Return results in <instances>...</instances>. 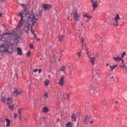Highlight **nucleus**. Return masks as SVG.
Here are the masks:
<instances>
[{"mask_svg": "<svg viewBox=\"0 0 127 127\" xmlns=\"http://www.w3.org/2000/svg\"><path fill=\"white\" fill-rule=\"evenodd\" d=\"M66 68L65 66H63L61 67V68L59 70V71H64V72H65L64 71L66 69Z\"/></svg>", "mask_w": 127, "mask_h": 127, "instance_id": "dca6fc26", "label": "nucleus"}, {"mask_svg": "<svg viewBox=\"0 0 127 127\" xmlns=\"http://www.w3.org/2000/svg\"><path fill=\"white\" fill-rule=\"evenodd\" d=\"M31 52H30L29 51L27 54V55L28 56H29L31 54Z\"/></svg>", "mask_w": 127, "mask_h": 127, "instance_id": "e433bc0d", "label": "nucleus"}, {"mask_svg": "<svg viewBox=\"0 0 127 127\" xmlns=\"http://www.w3.org/2000/svg\"><path fill=\"white\" fill-rule=\"evenodd\" d=\"M4 124L5 123V121H4Z\"/></svg>", "mask_w": 127, "mask_h": 127, "instance_id": "774afa93", "label": "nucleus"}, {"mask_svg": "<svg viewBox=\"0 0 127 127\" xmlns=\"http://www.w3.org/2000/svg\"><path fill=\"white\" fill-rule=\"evenodd\" d=\"M73 14L74 15V19L75 20V21L76 24H77L81 18V15L78 13L76 10L73 12Z\"/></svg>", "mask_w": 127, "mask_h": 127, "instance_id": "7ed1b4c3", "label": "nucleus"}, {"mask_svg": "<svg viewBox=\"0 0 127 127\" xmlns=\"http://www.w3.org/2000/svg\"><path fill=\"white\" fill-rule=\"evenodd\" d=\"M109 67L110 68V69L111 71H112L113 70V69H114V67H113V66H111L110 65L109 66Z\"/></svg>", "mask_w": 127, "mask_h": 127, "instance_id": "473e14b6", "label": "nucleus"}, {"mask_svg": "<svg viewBox=\"0 0 127 127\" xmlns=\"http://www.w3.org/2000/svg\"><path fill=\"white\" fill-rule=\"evenodd\" d=\"M106 66H108V64H106Z\"/></svg>", "mask_w": 127, "mask_h": 127, "instance_id": "e2e57ef3", "label": "nucleus"}, {"mask_svg": "<svg viewBox=\"0 0 127 127\" xmlns=\"http://www.w3.org/2000/svg\"><path fill=\"white\" fill-rule=\"evenodd\" d=\"M50 95V92H48L45 93L44 95V97L45 99L46 98L48 99L49 98V95Z\"/></svg>", "mask_w": 127, "mask_h": 127, "instance_id": "1a4fd4ad", "label": "nucleus"}, {"mask_svg": "<svg viewBox=\"0 0 127 127\" xmlns=\"http://www.w3.org/2000/svg\"><path fill=\"white\" fill-rule=\"evenodd\" d=\"M95 87L94 85V84H92L90 86V88L92 90H93L95 88Z\"/></svg>", "mask_w": 127, "mask_h": 127, "instance_id": "c85d7f7f", "label": "nucleus"}, {"mask_svg": "<svg viewBox=\"0 0 127 127\" xmlns=\"http://www.w3.org/2000/svg\"><path fill=\"white\" fill-rule=\"evenodd\" d=\"M32 32V33H33L34 35V36L35 37H36V34H35V33L33 32Z\"/></svg>", "mask_w": 127, "mask_h": 127, "instance_id": "49530a36", "label": "nucleus"}, {"mask_svg": "<svg viewBox=\"0 0 127 127\" xmlns=\"http://www.w3.org/2000/svg\"><path fill=\"white\" fill-rule=\"evenodd\" d=\"M122 62H121V63L122 64H123L124 63V61H123V60H122Z\"/></svg>", "mask_w": 127, "mask_h": 127, "instance_id": "de8ad7c7", "label": "nucleus"}, {"mask_svg": "<svg viewBox=\"0 0 127 127\" xmlns=\"http://www.w3.org/2000/svg\"><path fill=\"white\" fill-rule=\"evenodd\" d=\"M8 107H9L10 109L11 110H13V107L14 105V104L11 105V103H12V99L9 97H8Z\"/></svg>", "mask_w": 127, "mask_h": 127, "instance_id": "423d86ee", "label": "nucleus"}, {"mask_svg": "<svg viewBox=\"0 0 127 127\" xmlns=\"http://www.w3.org/2000/svg\"><path fill=\"white\" fill-rule=\"evenodd\" d=\"M42 6L45 10L49 9L51 7V6L49 4H43L42 5Z\"/></svg>", "mask_w": 127, "mask_h": 127, "instance_id": "0eeeda50", "label": "nucleus"}, {"mask_svg": "<svg viewBox=\"0 0 127 127\" xmlns=\"http://www.w3.org/2000/svg\"><path fill=\"white\" fill-rule=\"evenodd\" d=\"M8 41L7 39H5L4 43L0 46V52L2 53H5L8 51Z\"/></svg>", "mask_w": 127, "mask_h": 127, "instance_id": "f03ea898", "label": "nucleus"}, {"mask_svg": "<svg viewBox=\"0 0 127 127\" xmlns=\"http://www.w3.org/2000/svg\"><path fill=\"white\" fill-rule=\"evenodd\" d=\"M18 37V35L15 33V32L10 33L8 32V37H11L12 39H17Z\"/></svg>", "mask_w": 127, "mask_h": 127, "instance_id": "20e7f679", "label": "nucleus"}, {"mask_svg": "<svg viewBox=\"0 0 127 127\" xmlns=\"http://www.w3.org/2000/svg\"><path fill=\"white\" fill-rule=\"evenodd\" d=\"M64 37V36L63 35H60L59 36L58 39L60 41H62L63 40V38Z\"/></svg>", "mask_w": 127, "mask_h": 127, "instance_id": "a211bd4d", "label": "nucleus"}, {"mask_svg": "<svg viewBox=\"0 0 127 127\" xmlns=\"http://www.w3.org/2000/svg\"><path fill=\"white\" fill-rule=\"evenodd\" d=\"M4 1H3V0H0V2H3Z\"/></svg>", "mask_w": 127, "mask_h": 127, "instance_id": "603ef678", "label": "nucleus"}, {"mask_svg": "<svg viewBox=\"0 0 127 127\" xmlns=\"http://www.w3.org/2000/svg\"><path fill=\"white\" fill-rule=\"evenodd\" d=\"M83 121L84 122V125L86 124H87L88 122L87 121V117L86 116L84 118V120Z\"/></svg>", "mask_w": 127, "mask_h": 127, "instance_id": "5701e85b", "label": "nucleus"}, {"mask_svg": "<svg viewBox=\"0 0 127 127\" xmlns=\"http://www.w3.org/2000/svg\"><path fill=\"white\" fill-rule=\"evenodd\" d=\"M20 120H21V117H20Z\"/></svg>", "mask_w": 127, "mask_h": 127, "instance_id": "338daca9", "label": "nucleus"}, {"mask_svg": "<svg viewBox=\"0 0 127 127\" xmlns=\"http://www.w3.org/2000/svg\"><path fill=\"white\" fill-rule=\"evenodd\" d=\"M78 31L79 32L77 33L76 35L78 37H80V33H81V32L80 31V30H78Z\"/></svg>", "mask_w": 127, "mask_h": 127, "instance_id": "c756f323", "label": "nucleus"}, {"mask_svg": "<svg viewBox=\"0 0 127 127\" xmlns=\"http://www.w3.org/2000/svg\"><path fill=\"white\" fill-rule=\"evenodd\" d=\"M93 122H94L93 121H92L90 123L92 124V123H93Z\"/></svg>", "mask_w": 127, "mask_h": 127, "instance_id": "864d4df0", "label": "nucleus"}, {"mask_svg": "<svg viewBox=\"0 0 127 127\" xmlns=\"http://www.w3.org/2000/svg\"><path fill=\"white\" fill-rule=\"evenodd\" d=\"M49 83V81L48 80H46L44 82L45 85L46 86H47Z\"/></svg>", "mask_w": 127, "mask_h": 127, "instance_id": "aec40b11", "label": "nucleus"}, {"mask_svg": "<svg viewBox=\"0 0 127 127\" xmlns=\"http://www.w3.org/2000/svg\"><path fill=\"white\" fill-rule=\"evenodd\" d=\"M71 118L72 120L74 122H75L76 121L77 116L75 114H74L72 115Z\"/></svg>", "mask_w": 127, "mask_h": 127, "instance_id": "ddd939ff", "label": "nucleus"}, {"mask_svg": "<svg viewBox=\"0 0 127 127\" xmlns=\"http://www.w3.org/2000/svg\"><path fill=\"white\" fill-rule=\"evenodd\" d=\"M57 57H58L59 58V61L61 56V55L60 54H57Z\"/></svg>", "mask_w": 127, "mask_h": 127, "instance_id": "72a5a7b5", "label": "nucleus"}, {"mask_svg": "<svg viewBox=\"0 0 127 127\" xmlns=\"http://www.w3.org/2000/svg\"><path fill=\"white\" fill-rule=\"evenodd\" d=\"M10 123H8V127L10 126Z\"/></svg>", "mask_w": 127, "mask_h": 127, "instance_id": "0e129e2a", "label": "nucleus"}, {"mask_svg": "<svg viewBox=\"0 0 127 127\" xmlns=\"http://www.w3.org/2000/svg\"><path fill=\"white\" fill-rule=\"evenodd\" d=\"M77 54L78 55V56H79V57H80L81 55V53L80 52H78L77 53Z\"/></svg>", "mask_w": 127, "mask_h": 127, "instance_id": "58836bf2", "label": "nucleus"}, {"mask_svg": "<svg viewBox=\"0 0 127 127\" xmlns=\"http://www.w3.org/2000/svg\"><path fill=\"white\" fill-rule=\"evenodd\" d=\"M92 7L93 8V9L92 10L93 11L95 9L97 6V3L96 1H95L92 3Z\"/></svg>", "mask_w": 127, "mask_h": 127, "instance_id": "9d476101", "label": "nucleus"}, {"mask_svg": "<svg viewBox=\"0 0 127 127\" xmlns=\"http://www.w3.org/2000/svg\"><path fill=\"white\" fill-rule=\"evenodd\" d=\"M72 124L71 122H69L67 124L66 126L67 127H72Z\"/></svg>", "mask_w": 127, "mask_h": 127, "instance_id": "412c9836", "label": "nucleus"}, {"mask_svg": "<svg viewBox=\"0 0 127 127\" xmlns=\"http://www.w3.org/2000/svg\"><path fill=\"white\" fill-rule=\"evenodd\" d=\"M126 52H124L122 54L121 57L122 58H123L124 57V56L125 55Z\"/></svg>", "mask_w": 127, "mask_h": 127, "instance_id": "2f4dec72", "label": "nucleus"}, {"mask_svg": "<svg viewBox=\"0 0 127 127\" xmlns=\"http://www.w3.org/2000/svg\"><path fill=\"white\" fill-rule=\"evenodd\" d=\"M125 72H127V69H125Z\"/></svg>", "mask_w": 127, "mask_h": 127, "instance_id": "4d7b16f0", "label": "nucleus"}, {"mask_svg": "<svg viewBox=\"0 0 127 127\" xmlns=\"http://www.w3.org/2000/svg\"><path fill=\"white\" fill-rule=\"evenodd\" d=\"M17 50L18 52V55H21L22 54L21 49L20 47H18L17 48Z\"/></svg>", "mask_w": 127, "mask_h": 127, "instance_id": "f8f14e48", "label": "nucleus"}, {"mask_svg": "<svg viewBox=\"0 0 127 127\" xmlns=\"http://www.w3.org/2000/svg\"><path fill=\"white\" fill-rule=\"evenodd\" d=\"M17 116V114L15 113L14 115V118L16 117Z\"/></svg>", "mask_w": 127, "mask_h": 127, "instance_id": "ea45409f", "label": "nucleus"}, {"mask_svg": "<svg viewBox=\"0 0 127 127\" xmlns=\"http://www.w3.org/2000/svg\"><path fill=\"white\" fill-rule=\"evenodd\" d=\"M93 77H94L95 80H97L98 79V77H99V76L97 74H96L94 76H93Z\"/></svg>", "mask_w": 127, "mask_h": 127, "instance_id": "bb28decb", "label": "nucleus"}, {"mask_svg": "<svg viewBox=\"0 0 127 127\" xmlns=\"http://www.w3.org/2000/svg\"><path fill=\"white\" fill-rule=\"evenodd\" d=\"M1 14L0 13V17H1Z\"/></svg>", "mask_w": 127, "mask_h": 127, "instance_id": "052dcab7", "label": "nucleus"}, {"mask_svg": "<svg viewBox=\"0 0 127 127\" xmlns=\"http://www.w3.org/2000/svg\"><path fill=\"white\" fill-rule=\"evenodd\" d=\"M91 0V1L92 3L95 1V0Z\"/></svg>", "mask_w": 127, "mask_h": 127, "instance_id": "3c124183", "label": "nucleus"}, {"mask_svg": "<svg viewBox=\"0 0 127 127\" xmlns=\"http://www.w3.org/2000/svg\"><path fill=\"white\" fill-rule=\"evenodd\" d=\"M41 72V69H39L38 70V72L40 73Z\"/></svg>", "mask_w": 127, "mask_h": 127, "instance_id": "79ce46f5", "label": "nucleus"}, {"mask_svg": "<svg viewBox=\"0 0 127 127\" xmlns=\"http://www.w3.org/2000/svg\"><path fill=\"white\" fill-rule=\"evenodd\" d=\"M1 100L3 102H5L6 100H7V101H8V99L5 98L4 96H2L0 98Z\"/></svg>", "mask_w": 127, "mask_h": 127, "instance_id": "4468645a", "label": "nucleus"}, {"mask_svg": "<svg viewBox=\"0 0 127 127\" xmlns=\"http://www.w3.org/2000/svg\"><path fill=\"white\" fill-rule=\"evenodd\" d=\"M84 16L88 18H91L92 17L90 16L88 14H85L84 15Z\"/></svg>", "mask_w": 127, "mask_h": 127, "instance_id": "a878e982", "label": "nucleus"}, {"mask_svg": "<svg viewBox=\"0 0 127 127\" xmlns=\"http://www.w3.org/2000/svg\"><path fill=\"white\" fill-rule=\"evenodd\" d=\"M8 55H9V54H11L10 52H8Z\"/></svg>", "mask_w": 127, "mask_h": 127, "instance_id": "680f3d73", "label": "nucleus"}, {"mask_svg": "<svg viewBox=\"0 0 127 127\" xmlns=\"http://www.w3.org/2000/svg\"><path fill=\"white\" fill-rule=\"evenodd\" d=\"M10 121L8 119V123H10Z\"/></svg>", "mask_w": 127, "mask_h": 127, "instance_id": "13d9d810", "label": "nucleus"}, {"mask_svg": "<svg viewBox=\"0 0 127 127\" xmlns=\"http://www.w3.org/2000/svg\"><path fill=\"white\" fill-rule=\"evenodd\" d=\"M86 53H87V55H88V56L89 57V56L88 53L87 52Z\"/></svg>", "mask_w": 127, "mask_h": 127, "instance_id": "6e6d98bb", "label": "nucleus"}, {"mask_svg": "<svg viewBox=\"0 0 127 127\" xmlns=\"http://www.w3.org/2000/svg\"><path fill=\"white\" fill-rule=\"evenodd\" d=\"M91 0V1L92 3L95 1V0Z\"/></svg>", "mask_w": 127, "mask_h": 127, "instance_id": "8fccbe9b", "label": "nucleus"}, {"mask_svg": "<svg viewBox=\"0 0 127 127\" xmlns=\"http://www.w3.org/2000/svg\"><path fill=\"white\" fill-rule=\"evenodd\" d=\"M96 60V59L95 57H90V63L92 64L93 65L94 64V62Z\"/></svg>", "mask_w": 127, "mask_h": 127, "instance_id": "9b49d317", "label": "nucleus"}, {"mask_svg": "<svg viewBox=\"0 0 127 127\" xmlns=\"http://www.w3.org/2000/svg\"><path fill=\"white\" fill-rule=\"evenodd\" d=\"M113 76H110L109 79L110 80V82L112 83L114 81V79H113Z\"/></svg>", "mask_w": 127, "mask_h": 127, "instance_id": "6ab92c4d", "label": "nucleus"}, {"mask_svg": "<svg viewBox=\"0 0 127 127\" xmlns=\"http://www.w3.org/2000/svg\"><path fill=\"white\" fill-rule=\"evenodd\" d=\"M113 59L115 62L121 60V58L120 57H117L116 58L114 57Z\"/></svg>", "mask_w": 127, "mask_h": 127, "instance_id": "f3484780", "label": "nucleus"}, {"mask_svg": "<svg viewBox=\"0 0 127 127\" xmlns=\"http://www.w3.org/2000/svg\"><path fill=\"white\" fill-rule=\"evenodd\" d=\"M0 121L1 122H3V121H2V118H0Z\"/></svg>", "mask_w": 127, "mask_h": 127, "instance_id": "09e8293b", "label": "nucleus"}, {"mask_svg": "<svg viewBox=\"0 0 127 127\" xmlns=\"http://www.w3.org/2000/svg\"><path fill=\"white\" fill-rule=\"evenodd\" d=\"M115 102H116V103H118V101H115Z\"/></svg>", "mask_w": 127, "mask_h": 127, "instance_id": "bf43d9fd", "label": "nucleus"}, {"mask_svg": "<svg viewBox=\"0 0 127 127\" xmlns=\"http://www.w3.org/2000/svg\"><path fill=\"white\" fill-rule=\"evenodd\" d=\"M77 24H78V25L79 26H82V25H83V23L81 22H79V21L78 23Z\"/></svg>", "mask_w": 127, "mask_h": 127, "instance_id": "7c9ffc66", "label": "nucleus"}, {"mask_svg": "<svg viewBox=\"0 0 127 127\" xmlns=\"http://www.w3.org/2000/svg\"><path fill=\"white\" fill-rule=\"evenodd\" d=\"M127 67L126 66V67H123V69L124 70H125V69H126V68Z\"/></svg>", "mask_w": 127, "mask_h": 127, "instance_id": "c03bdc74", "label": "nucleus"}, {"mask_svg": "<svg viewBox=\"0 0 127 127\" xmlns=\"http://www.w3.org/2000/svg\"><path fill=\"white\" fill-rule=\"evenodd\" d=\"M36 40L37 41H39L40 40V39L39 38H37L36 39Z\"/></svg>", "mask_w": 127, "mask_h": 127, "instance_id": "5fc2aeb1", "label": "nucleus"}, {"mask_svg": "<svg viewBox=\"0 0 127 127\" xmlns=\"http://www.w3.org/2000/svg\"><path fill=\"white\" fill-rule=\"evenodd\" d=\"M13 93H16L17 95H18L21 93V92L18 91L17 89H15L14 91L13 92Z\"/></svg>", "mask_w": 127, "mask_h": 127, "instance_id": "b1692460", "label": "nucleus"}, {"mask_svg": "<svg viewBox=\"0 0 127 127\" xmlns=\"http://www.w3.org/2000/svg\"><path fill=\"white\" fill-rule=\"evenodd\" d=\"M91 28V29H92L94 28V26H93V25H90Z\"/></svg>", "mask_w": 127, "mask_h": 127, "instance_id": "a19ab883", "label": "nucleus"}, {"mask_svg": "<svg viewBox=\"0 0 127 127\" xmlns=\"http://www.w3.org/2000/svg\"><path fill=\"white\" fill-rule=\"evenodd\" d=\"M18 16L19 17H21V18L16 29L21 32L23 26V32H25V33H28L29 30V28L32 26L33 24L36 22L37 19L33 15L30 14L29 11L25 9L23 11L19 12Z\"/></svg>", "mask_w": 127, "mask_h": 127, "instance_id": "f257e3e1", "label": "nucleus"}, {"mask_svg": "<svg viewBox=\"0 0 127 127\" xmlns=\"http://www.w3.org/2000/svg\"><path fill=\"white\" fill-rule=\"evenodd\" d=\"M23 109L22 108L19 109L18 110V112L19 115H20L22 111L23 110Z\"/></svg>", "mask_w": 127, "mask_h": 127, "instance_id": "cd10ccee", "label": "nucleus"}, {"mask_svg": "<svg viewBox=\"0 0 127 127\" xmlns=\"http://www.w3.org/2000/svg\"><path fill=\"white\" fill-rule=\"evenodd\" d=\"M89 20V19H88L87 20V22Z\"/></svg>", "mask_w": 127, "mask_h": 127, "instance_id": "69168bd1", "label": "nucleus"}, {"mask_svg": "<svg viewBox=\"0 0 127 127\" xmlns=\"http://www.w3.org/2000/svg\"><path fill=\"white\" fill-rule=\"evenodd\" d=\"M117 65L116 64L114 66H113V67H114V68L116 67L117 66Z\"/></svg>", "mask_w": 127, "mask_h": 127, "instance_id": "a18cd8bd", "label": "nucleus"}, {"mask_svg": "<svg viewBox=\"0 0 127 127\" xmlns=\"http://www.w3.org/2000/svg\"><path fill=\"white\" fill-rule=\"evenodd\" d=\"M119 19H120V17L119 15L118 14H117L115 17L113 19L115 21L114 23L113 24L114 26H117L119 25L118 21Z\"/></svg>", "mask_w": 127, "mask_h": 127, "instance_id": "39448f33", "label": "nucleus"}, {"mask_svg": "<svg viewBox=\"0 0 127 127\" xmlns=\"http://www.w3.org/2000/svg\"><path fill=\"white\" fill-rule=\"evenodd\" d=\"M6 122H7L6 125L7 127H8V119H6Z\"/></svg>", "mask_w": 127, "mask_h": 127, "instance_id": "4c0bfd02", "label": "nucleus"}, {"mask_svg": "<svg viewBox=\"0 0 127 127\" xmlns=\"http://www.w3.org/2000/svg\"><path fill=\"white\" fill-rule=\"evenodd\" d=\"M64 76H63L61 78L58 82V83L60 84V86H62L64 85Z\"/></svg>", "mask_w": 127, "mask_h": 127, "instance_id": "6e6552de", "label": "nucleus"}, {"mask_svg": "<svg viewBox=\"0 0 127 127\" xmlns=\"http://www.w3.org/2000/svg\"><path fill=\"white\" fill-rule=\"evenodd\" d=\"M121 67H126V65L124 64L123 65H119Z\"/></svg>", "mask_w": 127, "mask_h": 127, "instance_id": "f704fd0d", "label": "nucleus"}, {"mask_svg": "<svg viewBox=\"0 0 127 127\" xmlns=\"http://www.w3.org/2000/svg\"><path fill=\"white\" fill-rule=\"evenodd\" d=\"M81 43L82 44V46H84V45L85 47L86 48V49H85V50L86 51H87L88 50V48H87V47L86 45L85 41L84 40H83V41L81 42Z\"/></svg>", "mask_w": 127, "mask_h": 127, "instance_id": "2eb2a0df", "label": "nucleus"}, {"mask_svg": "<svg viewBox=\"0 0 127 127\" xmlns=\"http://www.w3.org/2000/svg\"><path fill=\"white\" fill-rule=\"evenodd\" d=\"M43 111L44 112H47L48 111V109L46 107H44L43 109Z\"/></svg>", "mask_w": 127, "mask_h": 127, "instance_id": "393cba45", "label": "nucleus"}, {"mask_svg": "<svg viewBox=\"0 0 127 127\" xmlns=\"http://www.w3.org/2000/svg\"><path fill=\"white\" fill-rule=\"evenodd\" d=\"M30 48L31 49L33 48V46L32 44H30Z\"/></svg>", "mask_w": 127, "mask_h": 127, "instance_id": "c9c22d12", "label": "nucleus"}, {"mask_svg": "<svg viewBox=\"0 0 127 127\" xmlns=\"http://www.w3.org/2000/svg\"><path fill=\"white\" fill-rule=\"evenodd\" d=\"M38 71V69H36L35 70H34V71L35 72H36L37 71Z\"/></svg>", "mask_w": 127, "mask_h": 127, "instance_id": "37998d69", "label": "nucleus"}, {"mask_svg": "<svg viewBox=\"0 0 127 127\" xmlns=\"http://www.w3.org/2000/svg\"><path fill=\"white\" fill-rule=\"evenodd\" d=\"M63 96L64 98L65 99L67 100L68 99V95L64 94L63 95Z\"/></svg>", "mask_w": 127, "mask_h": 127, "instance_id": "4be33fe9", "label": "nucleus"}]
</instances>
